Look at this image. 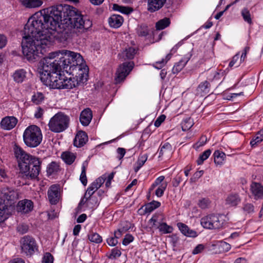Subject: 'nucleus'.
I'll return each instance as SVG.
<instances>
[{
    "mask_svg": "<svg viewBox=\"0 0 263 263\" xmlns=\"http://www.w3.org/2000/svg\"><path fill=\"white\" fill-rule=\"evenodd\" d=\"M69 118L64 114L59 112L52 117L48 123L49 129L59 133L64 131L68 127Z\"/></svg>",
    "mask_w": 263,
    "mask_h": 263,
    "instance_id": "obj_8",
    "label": "nucleus"
},
{
    "mask_svg": "<svg viewBox=\"0 0 263 263\" xmlns=\"http://www.w3.org/2000/svg\"><path fill=\"white\" fill-rule=\"evenodd\" d=\"M159 157H170L172 154V147L169 143H165L161 147L159 152Z\"/></svg>",
    "mask_w": 263,
    "mask_h": 263,
    "instance_id": "obj_27",
    "label": "nucleus"
},
{
    "mask_svg": "<svg viewBox=\"0 0 263 263\" xmlns=\"http://www.w3.org/2000/svg\"><path fill=\"white\" fill-rule=\"evenodd\" d=\"M41 68L40 69V79L43 84L52 89H62L56 87L63 84L64 76L61 73L63 67L60 66V63L53 61L47 56L44 57L41 62Z\"/></svg>",
    "mask_w": 263,
    "mask_h": 263,
    "instance_id": "obj_5",
    "label": "nucleus"
},
{
    "mask_svg": "<svg viewBox=\"0 0 263 263\" xmlns=\"http://www.w3.org/2000/svg\"><path fill=\"white\" fill-rule=\"evenodd\" d=\"M44 100V96L42 92H37L35 93L31 98L32 101L35 104L41 103Z\"/></svg>",
    "mask_w": 263,
    "mask_h": 263,
    "instance_id": "obj_45",
    "label": "nucleus"
},
{
    "mask_svg": "<svg viewBox=\"0 0 263 263\" xmlns=\"http://www.w3.org/2000/svg\"><path fill=\"white\" fill-rule=\"evenodd\" d=\"M74 76L72 78H67L64 76V79H63L62 81L63 84H61L59 86L56 85V87H62V89H72L80 85L81 83H84V81L87 80L88 74H83V77L82 76Z\"/></svg>",
    "mask_w": 263,
    "mask_h": 263,
    "instance_id": "obj_11",
    "label": "nucleus"
},
{
    "mask_svg": "<svg viewBox=\"0 0 263 263\" xmlns=\"http://www.w3.org/2000/svg\"><path fill=\"white\" fill-rule=\"evenodd\" d=\"M17 123V119L13 116H7L3 118L1 122V127L5 130L13 128Z\"/></svg>",
    "mask_w": 263,
    "mask_h": 263,
    "instance_id": "obj_15",
    "label": "nucleus"
},
{
    "mask_svg": "<svg viewBox=\"0 0 263 263\" xmlns=\"http://www.w3.org/2000/svg\"><path fill=\"white\" fill-rule=\"evenodd\" d=\"M134 240V237L129 234H126L123 241L122 244L124 246H127L129 243L132 242Z\"/></svg>",
    "mask_w": 263,
    "mask_h": 263,
    "instance_id": "obj_52",
    "label": "nucleus"
},
{
    "mask_svg": "<svg viewBox=\"0 0 263 263\" xmlns=\"http://www.w3.org/2000/svg\"><path fill=\"white\" fill-rule=\"evenodd\" d=\"M192 55V54L189 53L186 54L178 63H176L173 68V72L174 73H177L180 72L186 64Z\"/></svg>",
    "mask_w": 263,
    "mask_h": 263,
    "instance_id": "obj_22",
    "label": "nucleus"
},
{
    "mask_svg": "<svg viewBox=\"0 0 263 263\" xmlns=\"http://www.w3.org/2000/svg\"><path fill=\"white\" fill-rule=\"evenodd\" d=\"M13 152L20 168V174L26 179H35L41 172L42 161L27 153L21 146L15 144Z\"/></svg>",
    "mask_w": 263,
    "mask_h": 263,
    "instance_id": "obj_4",
    "label": "nucleus"
},
{
    "mask_svg": "<svg viewBox=\"0 0 263 263\" xmlns=\"http://www.w3.org/2000/svg\"><path fill=\"white\" fill-rule=\"evenodd\" d=\"M121 255L120 250L117 248H114L111 250L110 254L108 256V257L111 259H116L119 257Z\"/></svg>",
    "mask_w": 263,
    "mask_h": 263,
    "instance_id": "obj_50",
    "label": "nucleus"
},
{
    "mask_svg": "<svg viewBox=\"0 0 263 263\" xmlns=\"http://www.w3.org/2000/svg\"><path fill=\"white\" fill-rule=\"evenodd\" d=\"M203 171H200L194 173L193 177L191 178V181H195L196 179L200 178L203 174Z\"/></svg>",
    "mask_w": 263,
    "mask_h": 263,
    "instance_id": "obj_62",
    "label": "nucleus"
},
{
    "mask_svg": "<svg viewBox=\"0 0 263 263\" xmlns=\"http://www.w3.org/2000/svg\"><path fill=\"white\" fill-rule=\"evenodd\" d=\"M48 198L50 203L56 204L60 199V188L59 185H52L48 191Z\"/></svg>",
    "mask_w": 263,
    "mask_h": 263,
    "instance_id": "obj_13",
    "label": "nucleus"
},
{
    "mask_svg": "<svg viewBox=\"0 0 263 263\" xmlns=\"http://www.w3.org/2000/svg\"><path fill=\"white\" fill-rule=\"evenodd\" d=\"M68 8L67 5H59L41 10L50 26V31L55 34L57 27H60V24L70 25L80 32L92 26V22L86 16L69 10Z\"/></svg>",
    "mask_w": 263,
    "mask_h": 263,
    "instance_id": "obj_2",
    "label": "nucleus"
},
{
    "mask_svg": "<svg viewBox=\"0 0 263 263\" xmlns=\"http://www.w3.org/2000/svg\"><path fill=\"white\" fill-rule=\"evenodd\" d=\"M22 251L27 256H31L37 250V245L35 240L32 237L26 235L20 241Z\"/></svg>",
    "mask_w": 263,
    "mask_h": 263,
    "instance_id": "obj_10",
    "label": "nucleus"
},
{
    "mask_svg": "<svg viewBox=\"0 0 263 263\" xmlns=\"http://www.w3.org/2000/svg\"><path fill=\"white\" fill-rule=\"evenodd\" d=\"M159 219V215L155 214L153 215L152 217L149 219V222L151 223H153L152 227H156L158 226L156 223L158 222Z\"/></svg>",
    "mask_w": 263,
    "mask_h": 263,
    "instance_id": "obj_60",
    "label": "nucleus"
},
{
    "mask_svg": "<svg viewBox=\"0 0 263 263\" xmlns=\"http://www.w3.org/2000/svg\"><path fill=\"white\" fill-rule=\"evenodd\" d=\"M90 241L96 243H100L102 242V237L96 232H91L87 235Z\"/></svg>",
    "mask_w": 263,
    "mask_h": 263,
    "instance_id": "obj_39",
    "label": "nucleus"
},
{
    "mask_svg": "<svg viewBox=\"0 0 263 263\" xmlns=\"http://www.w3.org/2000/svg\"><path fill=\"white\" fill-rule=\"evenodd\" d=\"M210 83L207 81H205L201 83L197 88V90L199 92H203L205 94L208 93L210 91Z\"/></svg>",
    "mask_w": 263,
    "mask_h": 263,
    "instance_id": "obj_43",
    "label": "nucleus"
},
{
    "mask_svg": "<svg viewBox=\"0 0 263 263\" xmlns=\"http://www.w3.org/2000/svg\"><path fill=\"white\" fill-rule=\"evenodd\" d=\"M136 32L139 36H146L148 34L149 29L146 24H141L136 29Z\"/></svg>",
    "mask_w": 263,
    "mask_h": 263,
    "instance_id": "obj_37",
    "label": "nucleus"
},
{
    "mask_svg": "<svg viewBox=\"0 0 263 263\" xmlns=\"http://www.w3.org/2000/svg\"><path fill=\"white\" fill-rule=\"evenodd\" d=\"M211 154V151L210 149L205 151L203 153L200 155L198 159L197 160V163L198 165L202 164L204 161L206 160L209 157Z\"/></svg>",
    "mask_w": 263,
    "mask_h": 263,
    "instance_id": "obj_44",
    "label": "nucleus"
},
{
    "mask_svg": "<svg viewBox=\"0 0 263 263\" xmlns=\"http://www.w3.org/2000/svg\"><path fill=\"white\" fill-rule=\"evenodd\" d=\"M250 191L254 199L263 198V186L260 183L253 182L250 185Z\"/></svg>",
    "mask_w": 263,
    "mask_h": 263,
    "instance_id": "obj_16",
    "label": "nucleus"
},
{
    "mask_svg": "<svg viewBox=\"0 0 263 263\" xmlns=\"http://www.w3.org/2000/svg\"><path fill=\"white\" fill-rule=\"evenodd\" d=\"M200 223L206 229H218L222 227L224 220L218 214H211L201 218Z\"/></svg>",
    "mask_w": 263,
    "mask_h": 263,
    "instance_id": "obj_9",
    "label": "nucleus"
},
{
    "mask_svg": "<svg viewBox=\"0 0 263 263\" xmlns=\"http://www.w3.org/2000/svg\"><path fill=\"white\" fill-rule=\"evenodd\" d=\"M137 49L133 47H127L118 54L119 59L122 61L134 58Z\"/></svg>",
    "mask_w": 263,
    "mask_h": 263,
    "instance_id": "obj_14",
    "label": "nucleus"
},
{
    "mask_svg": "<svg viewBox=\"0 0 263 263\" xmlns=\"http://www.w3.org/2000/svg\"><path fill=\"white\" fill-rule=\"evenodd\" d=\"M160 205V202L154 200L143 206L139 211L142 210L143 211L142 214H149L154 210L159 208Z\"/></svg>",
    "mask_w": 263,
    "mask_h": 263,
    "instance_id": "obj_24",
    "label": "nucleus"
},
{
    "mask_svg": "<svg viewBox=\"0 0 263 263\" xmlns=\"http://www.w3.org/2000/svg\"><path fill=\"white\" fill-rule=\"evenodd\" d=\"M28 227L25 224H20L17 228V231L21 234H23L28 231Z\"/></svg>",
    "mask_w": 263,
    "mask_h": 263,
    "instance_id": "obj_59",
    "label": "nucleus"
},
{
    "mask_svg": "<svg viewBox=\"0 0 263 263\" xmlns=\"http://www.w3.org/2000/svg\"><path fill=\"white\" fill-rule=\"evenodd\" d=\"M157 228L163 234L171 233L174 230L172 226H169L166 222H159Z\"/></svg>",
    "mask_w": 263,
    "mask_h": 263,
    "instance_id": "obj_32",
    "label": "nucleus"
},
{
    "mask_svg": "<svg viewBox=\"0 0 263 263\" xmlns=\"http://www.w3.org/2000/svg\"><path fill=\"white\" fill-rule=\"evenodd\" d=\"M17 209L19 212L27 213L32 210L33 202L27 199L20 201L17 204Z\"/></svg>",
    "mask_w": 263,
    "mask_h": 263,
    "instance_id": "obj_20",
    "label": "nucleus"
},
{
    "mask_svg": "<svg viewBox=\"0 0 263 263\" xmlns=\"http://www.w3.org/2000/svg\"><path fill=\"white\" fill-rule=\"evenodd\" d=\"M107 242L110 246L114 247L118 243V241L114 236H111L107 239Z\"/></svg>",
    "mask_w": 263,
    "mask_h": 263,
    "instance_id": "obj_57",
    "label": "nucleus"
},
{
    "mask_svg": "<svg viewBox=\"0 0 263 263\" xmlns=\"http://www.w3.org/2000/svg\"><path fill=\"white\" fill-rule=\"evenodd\" d=\"M193 125V120L191 118H186L184 119L181 123L182 129L183 131L188 130Z\"/></svg>",
    "mask_w": 263,
    "mask_h": 263,
    "instance_id": "obj_41",
    "label": "nucleus"
},
{
    "mask_svg": "<svg viewBox=\"0 0 263 263\" xmlns=\"http://www.w3.org/2000/svg\"><path fill=\"white\" fill-rule=\"evenodd\" d=\"M85 197L88 199V201L87 202V206L90 209H93L95 207L98 205V200L97 198L95 196H93L92 195H86V193L85 194Z\"/></svg>",
    "mask_w": 263,
    "mask_h": 263,
    "instance_id": "obj_40",
    "label": "nucleus"
},
{
    "mask_svg": "<svg viewBox=\"0 0 263 263\" xmlns=\"http://www.w3.org/2000/svg\"><path fill=\"white\" fill-rule=\"evenodd\" d=\"M88 136L87 134L82 130L79 131L73 140V145L77 147L83 146L88 141Z\"/></svg>",
    "mask_w": 263,
    "mask_h": 263,
    "instance_id": "obj_18",
    "label": "nucleus"
},
{
    "mask_svg": "<svg viewBox=\"0 0 263 263\" xmlns=\"http://www.w3.org/2000/svg\"><path fill=\"white\" fill-rule=\"evenodd\" d=\"M166 0H148V10L151 12H155L161 9L166 3Z\"/></svg>",
    "mask_w": 263,
    "mask_h": 263,
    "instance_id": "obj_19",
    "label": "nucleus"
},
{
    "mask_svg": "<svg viewBox=\"0 0 263 263\" xmlns=\"http://www.w3.org/2000/svg\"><path fill=\"white\" fill-rule=\"evenodd\" d=\"M117 153L118 154L117 158L119 160H121L124 156L126 151L125 149L122 147H119L117 149Z\"/></svg>",
    "mask_w": 263,
    "mask_h": 263,
    "instance_id": "obj_53",
    "label": "nucleus"
},
{
    "mask_svg": "<svg viewBox=\"0 0 263 263\" xmlns=\"http://www.w3.org/2000/svg\"><path fill=\"white\" fill-rule=\"evenodd\" d=\"M86 165L84 163L82 166V171L80 177V179L81 182V183L84 185H86L87 183V179L86 177Z\"/></svg>",
    "mask_w": 263,
    "mask_h": 263,
    "instance_id": "obj_47",
    "label": "nucleus"
},
{
    "mask_svg": "<svg viewBox=\"0 0 263 263\" xmlns=\"http://www.w3.org/2000/svg\"><path fill=\"white\" fill-rule=\"evenodd\" d=\"M214 162L217 165H221L226 158V154L219 150L215 151L213 154Z\"/></svg>",
    "mask_w": 263,
    "mask_h": 263,
    "instance_id": "obj_30",
    "label": "nucleus"
},
{
    "mask_svg": "<svg viewBox=\"0 0 263 263\" xmlns=\"http://www.w3.org/2000/svg\"><path fill=\"white\" fill-rule=\"evenodd\" d=\"M148 158L147 154L140 155L136 162L137 166L134 168L136 172H137L140 168L144 164Z\"/></svg>",
    "mask_w": 263,
    "mask_h": 263,
    "instance_id": "obj_38",
    "label": "nucleus"
},
{
    "mask_svg": "<svg viewBox=\"0 0 263 263\" xmlns=\"http://www.w3.org/2000/svg\"><path fill=\"white\" fill-rule=\"evenodd\" d=\"M21 4L29 8H34L40 7L43 4L42 0H20Z\"/></svg>",
    "mask_w": 263,
    "mask_h": 263,
    "instance_id": "obj_29",
    "label": "nucleus"
},
{
    "mask_svg": "<svg viewBox=\"0 0 263 263\" xmlns=\"http://www.w3.org/2000/svg\"><path fill=\"white\" fill-rule=\"evenodd\" d=\"M26 71L24 69L16 70L12 76L13 80L16 83H22L26 78Z\"/></svg>",
    "mask_w": 263,
    "mask_h": 263,
    "instance_id": "obj_26",
    "label": "nucleus"
},
{
    "mask_svg": "<svg viewBox=\"0 0 263 263\" xmlns=\"http://www.w3.org/2000/svg\"><path fill=\"white\" fill-rule=\"evenodd\" d=\"M123 22L122 16L118 14H113L108 19V23L110 27L118 28L120 27Z\"/></svg>",
    "mask_w": 263,
    "mask_h": 263,
    "instance_id": "obj_25",
    "label": "nucleus"
},
{
    "mask_svg": "<svg viewBox=\"0 0 263 263\" xmlns=\"http://www.w3.org/2000/svg\"><path fill=\"white\" fill-rule=\"evenodd\" d=\"M242 209L243 212L247 214L253 213L255 211V208L253 204L247 202H243Z\"/></svg>",
    "mask_w": 263,
    "mask_h": 263,
    "instance_id": "obj_46",
    "label": "nucleus"
},
{
    "mask_svg": "<svg viewBox=\"0 0 263 263\" xmlns=\"http://www.w3.org/2000/svg\"><path fill=\"white\" fill-rule=\"evenodd\" d=\"M182 181V176L179 175H177L176 177L174 178L172 182L173 186L177 187Z\"/></svg>",
    "mask_w": 263,
    "mask_h": 263,
    "instance_id": "obj_56",
    "label": "nucleus"
},
{
    "mask_svg": "<svg viewBox=\"0 0 263 263\" xmlns=\"http://www.w3.org/2000/svg\"><path fill=\"white\" fill-rule=\"evenodd\" d=\"M59 170V164L55 161H52L47 165L46 172L48 176H50L57 173Z\"/></svg>",
    "mask_w": 263,
    "mask_h": 263,
    "instance_id": "obj_31",
    "label": "nucleus"
},
{
    "mask_svg": "<svg viewBox=\"0 0 263 263\" xmlns=\"http://www.w3.org/2000/svg\"><path fill=\"white\" fill-rule=\"evenodd\" d=\"M44 112V110L41 107H37L36 110L34 114V116L36 118H40L42 117Z\"/></svg>",
    "mask_w": 263,
    "mask_h": 263,
    "instance_id": "obj_63",
    "label": "nucleus"
},
{
    "mask_svg": "<svg viewBox=\"0 0 263 263\" xmlns=\"http://www.w3.org/2000/svg\"><path fill=\"white\" fill-rule=\"evenodd\" d=\"M240 198L238 194H230L226 199V203L230 206H235L240 202Z\"/></svg>",
    "mask_w": 263,
    "mask_h": 263,
    "instance_id": "obj_28",
    "label": "nucleus"
},
{
    "mask_svg": "<svg viewBox=\"0 0 263 263\" xmlns=\"http://www.w3.org/2000/svg\"><path fill=\"white\" fill-rule=\"evenodd\" d=\"M47 57L60 63L63 71L70 74L83 76L88 74V68L79 53L62 49L49 53Z\"/></svg>",
    "mask_w": 263,
    "mask_h": 263,
    "instance_id": "obj_3",
    "label": "nucleus"
},
{
    "mask_svg": "<svg viewBox=\"0 0 263 263\" xmlns=\"http://www.w3.org/2000/svg\"><path fill=\"white\" fill-rule=\"evenodd\" d=\"M241 15L245 22L250 25L252 24L253 22L251 14L249 10L247 8H243L241 10Z\"/></svg>",
    "mask_w": 263,
    "mask_h": 263,
    "instance_id": "obj_36",
    "label": "nucleus"
},
{
    "mask_svg": "<svg viewBox=\"0 0 263 263\" xmlns=\"http://www.w3.org/2000/svg\"><path fill=\"white\" fill-rule=\"evenodd\" d=\"M211 204V201L208 197H204L199 199L197 203L198 206L203 210L210 208Z\"/></svg>",
    "mask_w": 263,
    "mask_h": 263,
    "instance_id": "obj_35",
    "label": "nucleus"
},
{
    "mask_svg": "<svg viewBox=\"0 0 263 263\" xmlns=\"http://www.w3.org/2000/svg\"><path fill=\"white\" fill-rule=\"evenodd\" d=\"M42 134L41 129L32 125L27 127L23 134V140L28 147H36L42 141Z\"/></svg>",
    "mask_w": 263,
    "mask_h": 263,
    "instance_id": "obj_7",
    "label": "nucleus"
},
{
    "mask_svg": "<svg viewBox=\"0 0 263 263\" xmlns=\"http://www.w3.org/2000/svg\"><path fill=\"white\" fill-rule=\"evenodd\" d=\"M207 141V137L205 136H202L199 140L193 145V147L197 150L200 147L203 146Z\"/></svg>",
    "mask_w": 263,
    "mask_h": 263,
    "instance_id": "obj_48",
    "label": "nucleus"
},
{
    "mask_svg": "<svg viewBox=\"0 0 263 263\" xmlns=\"http://www.w3.org/2000/svg\"><path fill=\"white\" fill-rule=\"evenodd\" d=\"M263 140V128L259 130L256 135L253 137L250 142V144L252 146H254L257 143L261 142Z\"/></svg>",
    "mask_w": 263,
    "mask_h": 263,
    "instance_id": "obj_42",
    "label": "nucleus"
},
{
    "mask_svg": "<svg viewBox=\"0 0 263 263\" xmlns=\"http://www.w3.org/2000/svg\"><path fill=\"white\" fill-rule=\"evenodd\" d=\"M92 111L89 108L83 110L80 116V121L83 126H87L92 120Z\"/></svg>",
    "mask_w": 263,
    "mask_h": 263,
    "instance_id": "obj_21",
    "label": "nucleus"
},
{
    "mask_svg": "<svg viewBox=\"0 0 263 263\" xmlns=\"http://www.w3.org/2000/svg\"><path fill=\"white\" fill-rule=\"evenodd\" d=\"M105 179L104 177H100L95 180L87 188L86 192V195H93L95 192L104 183Z\"/></svg>",
    "mask_w": 263,
    "mask_h": 263,
    "instance_id": "obj_17",
    "label": "nucleus"
},
{
    "mask_svg": "<svg viewBox=\"0 0 263 263\" xmlns=\"http://www.w3.org/2000/svg\"><path fill=\"white\" fill-rule=\"evenodd\" d=\"M166 61L163 59L161 61H157L154 64V66L158 69L162 68L166 64Z\"/></svg>",
    "mask_w": 263,
    "mask_h": 263,
    "instance_id": "obj_58",
    "label": "nucleus"
},
{
    "mask_svg": "<svg viewBox=\"0 0 263 263\" xmlns=\"http://www.w3.org/2000/svg\"><path fill=\"white\" fill-rule=\"evenodd\" d=\"M204 249V246L202 244L198 245L193 250L192 254L194 255L199 254Z\"/></svg>",
    "mask_w": 263,
    "mask_h": 263,
    "instance_id": "obj_55",
    "label": "nucleus"
},
{
    "mask_svg": "<svg viewBox=\"0 0 263 263\" xmlns=\"http://www.w3.org/2000/svg\"><path fill=\"white\" fill-rule=\"evenodd\" d=\"M54 258L51 253L46 252L44 254L42 260V263H53Z\"/></svg>",
    "mask_w": 263,
    "mask_h": 263,
    "instance_id": "obj_49",
    "label": "nucleus"
},
{
    "mask_svg": "<svg viewBox=\"0 0 263 263\" xmlns=\"http://www.w3.org/2000/svg\"><path fill=\"white\" fill-rule=\"evenodd\" d=\"M7 43V40L6 36L3 34H0V49L4 48Z\"/></svg>",
    "mask_w": 263,
    "mask_h": 263,
    "instance_id": "obj_61",
    "label": "nucleus"
},
{
    "mask_svg": "<svg viewBox=\"0 0 263 263\" xmlns=\"http://www.w3.org/2000/svg\"><path fill=\"white\" fill-rule=\"evenodd\" d=\"M134 66L133 62H124L121 65L116 72V83H119L124 80L133 69Z\"/></svg>",
    "mask_w": 263,
    "mask_h": 263,
    "instance_id": "obj_12",
    "label": "nucleus"
},
{
    "mask_svg": "<svg viewBox=\"0 0 263 263\" xmlns=\"http://www.w3.org/2000/svg\"><path fill=\"white\" fill-rule=\"evenodd\" d=\"M62 158L68 164H71L76 159L75 155L70 152H65L62 154Z\"/></svg>",
    "mask_w": 263,
    "mask_h": 263,
    "instance_id": "obj_33",
    "label": "nucleus"
},
{
    "mask_svg": "<svg viewBox=\"0 0 263 263\" xmlns=\"http://www.w3.org/2000/svg\"><path fill=\"white\" fill-rule=\"evenodd\" d=\"M18 198V193L16 190L8 187L0 188V221L8 218V205L5 203V201L11 205Z\"/></svg>",
    "mask_w": 263,
    "mask_h": 263,
    "instance_id": "obj_6",
    "label": "nucleus"
},
{
    "mask_svg": "<svg viewBox=\"0 0 263 263\" xmlns=\"http://www.w3.org/2000/svg\"><path fill=\"white\" fill-rule=\"evenodd\" d=\"M167 184H161L160 186H159L158 189L155 191V194L158 197H160L162 196V195L164 194V192L166 187Z\"/></svg>",
    "mask_w": 263,
    "mask_h": 263,
    "instance_id": "obj_51",
    "label": "nucleus"
},
{
    "mask_svg": "<svg viewBox=\"0 0 263 263\" xmlns=\"http://www.w3.org/2000/svg\"><path fill=\"white\" fill-rule=\"evenodd\" d=\"M50 30L41 11L28 19L24 27L22 42L23 54L28 61L33 62L38 60L43 54L45 47L54 41L57 35Z\"/></svg>",
    "mask_w": 263,
    "mask_h": 263,
    "instance_id": "obj_1",
    "label": "nucleus"
},
{
    "mask_svg": "<svg viewBox=\"0 0 263 263\" xmlns=\"http://www.w3.org/2000/svg\"><path fill=\"white\" fill-rule=\"evenodd\" d=\"M171 23L169 18L164 17V18L159 20L156 24V28L157 30H162L168 27Z\"/></svg>",
    "mask_w": 263,
    "mask_h": 263,
    "instance_id": "obj_34",
    "label": "nucleus"
},
{
    "mask_svg": "<svg viewBox=\"0 0 263 263\" xmlns=\"http://www.w3.org/2000/svg\"><path fill=\"white\" fill-rule=\"evenodd\" d=\"M132 11V9H129L128 7H123V6H121V8L120 9V10L119 11V12H120L122 13H124V14H129Z\"/></svg>",
    "mask_w": 263,
    "mask_h": 263,
    "instance_id": "obj_64",
    "label": "nucleus"
},
{
    "mask_svg": "<svg viewBox=\"0 0 263 263\" xmlns=\"http://www.w3.org/2000/svg\"><path fill=\"white\" fill-rule=\"evenodd\" d=\"M165 116L164 115H161L156 120L154 123V125L156 127H159L161 123L165 120Z\"/></svg>",
    "mask_w": 263,
    "mask_h": 263,
    "instance_id": "obj_54",
    "label": "nucleus"
},
{
    "mask_svg": "<svg viewBox=\"0 0 263 263\" xmlns=\"http://www.w3.org/2000/svg\"><path fill=\"white\" fill-rule=\"evenodd\" d=\"M177 227L181 232L186 236L196 237L197 236L196 231L191 229L187 225L183 223H178Z\"/></svg>",
    "mask_w": 263,
    "mask_h": 263,
    "instance_id": "obj_23",
    "label": "nucleus"
}]
</instances>
